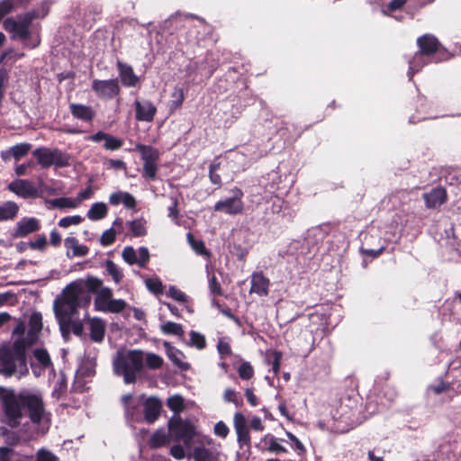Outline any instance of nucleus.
<instances>
[{
  "label": "nucleus",
  "mask_w": 461,
  "mask_h": 461,
  "mask_svg": "<svg viewBox=\"0 0 461 461\" xmlns=\"http://www.w3.org/2000/svg\"><path fill=\"white\" fill-rule=\"evenodd\" d=\"M170 454L177 460H182L185 456L184 447L180 445L173 446L170 448Z\"/></svg>",
  "instance_id": "338daca9"
},
{
  "label": "nucleus",
  "mask_w": 461,
  "mask_h": 461,
  "mask_svg": "<svg viewBox=\"0 0 461 461\" xmlns=\"http://www.w3.org/2000/svg\"><path fill=\"white\" fill-rule=\"evenodd\" d=\"M168 296L173 298L174 300L181 303H185L187 301V296L179 289L175 286H170L167 291Z\"/></svg>",
  "instance_id": "5fc2aeb1"
},
{
  "label": "nucleus",
  "mask_w": 461,
  "mask_h": 461,
  "mask_svg": "<svg viewBox=\"0 0 461 461\" xmlns=\"http://www.w3.org/2000/svg\"><path fill=\"white\" fill-rule=\"evenodd\" d=\"M178 201L176 198H171V205L168 207V217L173 221H177L179 217V210L177 208Z\"/></svg>",
  "instance_id": "680f3d73"
},
{
  "label": "nucleus",
  "mask_w": 461,
  "mask_h": 461,
  "mask_svg": "<svg viewBox=\"0 0 461 461\" xmlns=\"http://www.w3.org/2000/svg\"><path fill=\"white\" fill-rule=\"evenodd\" d=\"M214 433L215 435L224 438L229 433V428L223 421H219L214 426Z\"/></svg>",
  "instance_id": "0e129e2a"
},
{
  "label": "nucleus",
  "mask_w": 461,
  "mask_h": 461,
  "mask_svg": "<svg viewBox=\"0 0 461 461\" xmlns=\"http://www.w3.org/2000/svg\"><path fill=\"white\" fill-rule=\"evenodd\" d=\"M95 293H96V296L95 298L94 305L96 311L119 313L122 312L127 305L124 300L113 299L112 289L109 287H103V284Z\"/></svg>",
  "instance_id": "0eeeda50"
},
{
  "label": "nucleus",
  "mask_w": 461,
  "mask_h": 461,
  "mask_svg": "<svg viewBox=\"0 0 461 461\" xmlns=\"http://www.w3.org/2000/svg\"><path fill=\"white\" fill-rule=\"evenodd\" d=\"M281 359H282V354L281 352L275 351L273 353V362H272V370L275 375H277L280 369L281 365Z\"/></svg>",
  "instance_id": "774afa93"
},
{
  "label": "nucleus",
  "mask_w": 461,
  "mask_h": 461,
  "mask_svg": "<svg viewBox=\"0 0 461 461\" xmlns=\"http://www.w3.org/2000/svg\"><path fill=\"white\" fill-rule=\"evenodd\" d=\"M42 330V316L40 312H33L29 319V330L25 334V325L23 321H19L13 330V337L20 338L27 348L36 343L40 338Z\"/></svg>",
  "instance_id": "423d86ee"
},
{
  "label": "nucleus",
  "mask_w": 461,
  "mask_h": 461,
  "mask_svg": "<svg viewBox=\"0 0 461 461\" xmlns=\"http://www.w3.org/2000/svg\"><path fill=\"white\" fill-rule=\"evenodd\" d=\"M160 330L164 334L167 335H177V336H183L184 330L182 325L172 322V321H167L163 323L160 326Z\"/></svg>",
  "instance_id": "c9c22d12"
},
{
  "label": "nucleus",
  "mask_w": 461,
  "mask_h": 461,
  "mask_svg": "<svg viewBox=\"0 0 461 461\" xmlns=\"http://www.w3.org/2000/svg\"><path fill=\"white\" fill-rule=\"evenodd\" d=\"M185 100V94L182 88L176 87L172 93V106L179 108Z\"/></svg>",
  "instance_id": "09e8293b"
},
{
  "label": "nucleus",
  "mask_w": 461,
  "mask_h": 461,
  "mask_svg": "<svg viewBox=\"0 0 461 461\" xmlns=\"http://www.w3.org/2000/svg\"><path fill=\"white\" fill-rule=\"evenodd\" d=\"M122 258L130 266L137 265L139 267L144 268L149 262L150 255L146 247L135 249L131 246H127L122 249Z\"/></svg>",
  "instance_id": "f8f14e48"
},
{
  "label": "nucleus",
  "mask_w": 461,
  "mask_h": 461,
  "mask_svg": "<svg viewBox=\"0 0 461 461\" xmlns=\"http://www.w3.org/2000/svg\"><path fill=\"white\" fill-rule=\"evenodd\" d=\"M147 366L151 369L158 368L163 364V358L154 353H148L145 357Z\"/></svg>",
  "instance_id": "a19ab883"
},
{
  "label": "nucleus",
  "mask_w": 461,
  "mask_h": 461,
  "mask_svg": "<svg viewBox=\"0 0 461 461\" xmlns=\"http://www.w3.org/2000/svg\"><path fill=\"white\" fill-rule=\"evenodd\" d=\"M48 13L47 8L39 11H30L24 14L16 17H10L4 21V29L10 33L12 40H19L23 42L24 47L34 49L41 43L38 34H33L31 30V24L34 19L42 18Z\"/></svg>",
  "instance_id": "7ed1b4c3"
},
{
  "label": "nucleus",
  "mask_w": 461,
  "mask_h": 461,
  "mask_svg": "<svg viewBox=\"0 0 461 461\" xmlns=\"http://www.w3.org/2000/svg\"><path fill=\"white\" fill-rule=\"evenodd\" d=\"M26 348L20 338H15L11 348H0V374L21 378L29 372L26 362Z\"/></svg>",
  "instance_id": "20e7f679"
},
{
  "label": "nucleus",
  "mask_w": 461,
  "mask_h": 461,
  "mask_svg": "<svg viewBox=\"0 0 461 461\" xmlns=\"http://www.w3.org/2000/svg\"><path fill=\"white\" fill-rule=\"evenodd\" d=\"M141 156L144 163L157 162L159 157L158 151L151 146H146L142 144L136 145L135 148Z\"/></svg>",
  "instance_id": "c756f323"
},
{
  "label": "nucleus",
  "mask_w": 461,
  "mask_h": 461,
  "mask_svg": "<svg viewBox=\"0 0 461 461\" xmlns=\"http://www.w3.org/2000/svg\"><path fill=\"white\" fill-rule=\"evenodd\" d=\"M92 195L93 190L90 186H88L86 189L80 191L75 199L77 204L79 205L82 203V201L91 198Z\"/></svg>",
  "instance_id": "69168bd1"
},
{
  "label": "nucleus",
  "mask_w": 461,
  "mask_h": 461,
  "mask_svg": "<svg viewBox=\"0 0 461 461\" xmlns=\"http://www.w3.org/2000/svg\"><path fill=\"white\" fill-rule=\"evenodd\" d=\"M40 227V221L38 219L33 217L23 218L16 223L14 230V236L16 238L25 237L37 231Z\"/></svg>",
  "instance_id": "dca6fc26"
},
{
  "label": "nucleus",
  "mask_w": 461,
  "mask_h": 461,
  "mask_svg": "<svg viewBox=\"0 0 461 461\" xmlns=\"http://www.w3.org/2000/svg\"><path fill=\"white\" fill-rule=\"evenodd\" d=\"M122 140L108 134L107 138L104 140V147L105 149L108 150H117L122 148Z\"/></svg>",
  "instance_id": "ea45409f"
},
{
  "label": "nucleus",
  "mask_w": 461,
  "mask_h": 461,
  "mask_svg": "<svg viewBox=\"0 0 461 461\" xmlns=\"http://www.w3.org/2000/svg\"><path fill=\"white\" fill-rule=\"evenodd\" d=\"M1 405L3 412L1 420L12 428L18 427L22 423L25 409L33 423H40L45 414L41 396L27 391L20 393L5 391L1 395Z\"/></svg>",
  "instance_id": "f03ea898"
},
{
  "label": "nucleus",
  "mask_w": 461,
  "mask_h": 461,
  "mask_svg": "<svg viewBox=\"0 0 461 461\" xmlns=\"http://www.w3.org/2000/svg\"><path fill=\"white\" fill-rule=\"evenodd\" d=\"M250 293L257 294L259 296H267L269 291L270 281L266 277L263 272H254L250 279Z\"/></svg>",
  "instance_id": "f3484780"
},
{
  "label": "nucleus",
  "mask_w": 461,
  "mask_h": 461,
  "mask_svg": "<svg viewBox=\"0 0 461 461\" xmlns=\"http://www.w3.org/2000/svg\"><path fill=\"white\" fill-rule=\"evenodd\" d=\"M190 340L191 344L199 349L205 348L206 343L204 336L196 331L190 332Z\"/></svg>",
  "instance_id": "8fccbe9b"
},
{
  "label": "nucleus",
  "mask_w": 461,
  "mask_h": 461,
  "mask_svg": "<svg viewBox=\"0 0 461 461\" xmlns=\"http://www.w3.org/2000/svg\"><path fill=\"white\" fill-rule=\"evenodd\" d=\"M47 240L44 235L39 236L34 241L29 243L32 249L43 250L46 248Z\"/></svg>",
  "instance_id": "052dcab7"
},
{
  "label": "nucleus",
  "mask_w": 461,
  "mask_h": 461,
  "mask_svg": "<svg viewBox=\"0 0 461 461\" xmlns=\"http://www.w3.org/2000/svg\"><path fill=\"white\" fill-rule=\"evenodd\" d=\"M144 419L148 423H153L159 416L161 402L155 397L148 398L143 402Z\"/></svg>",
  "instance_id": "6ab92c4d"
},
{
  "label": "nucleus",
  "mask_w": 461,
  "mask_h": 461,
  "mask_svg": "<svg viewBox=\"0 0 461 461\" xmlns=\"http://www.w3.org/2000/svg\"><path fill=\"white\" fill-rule=\"evenodd\" d=\"M35 461H59V457L50 450L41 448L37 451Z\"/></svg>",
  "instance_id": "a18cd8bd"
},
{
  "label": "nucleus",
  "mask_w": 461,
  "mask_h": 461,
  "mask_svg": "<svg viewBox=\"0 0 461 461\" xmlns=\"http://www.w3.org/2000/svg\"><path fill=\"white\" fill-rule=\"evenodd\" d=\"M127 225L134 237H142L147 234V221L143 218L128 221Z\"/></svg>",
  "instance_id": "7c9ffc66"
},
{
  "label": "nucleus",
  "mask_w": 461,
  "mask_h": 461,
  "mask_svg": "<svg viewBox=\"0 0 461 461\" xmlns=\"http://www.w3.org/2000/svg\"><path fill=\"white\" fill-rule=\"evenodd\" d=\"M236 433H237V437H238V441L240 444V446L249 443L250 437H249V427L244 428V429H236Z\"/></svg>",
  "instance_id": "13d9d810"
},
{
  "label": "nucleus",
  "mask_w": 461,
  "mask_h": 461,
  "mask_svg": "<svg viewBox=\"0 0 461 461\" xmlns=\"http://www.w3.org/2000/svg\"><path fill=\"white\" fill-rule=\"evenodd\" d=\"M23 5V0H2L0 1V20Z\"/></svg>",
  "instance_id": "2f4dec72"
},
{
  "label": "nucleus",
  "mask_w": 461,
  "mask_h": 461,
  "mask_svg": "<svg viewBox=\"0 0 461 461\" xmlns=\"http://www.w3.org/2000/svg\"><path fill=\"white\" fill-rule=\"evenodd\" d=\"M8 189L22 198L35 197L38 194L37 188L26 179H16L8 185Z\"/></svg>",
  "instance_id": "4468645a"
},
{
  "label": "nucleus",
  "mask_w": 461,
  "mask_h": 461,
  "mask_svg": "<svg viewBox=\"0 0 461 461\" xmlns=\"http://www.w3.org/2000/svg\"><path fill=\"white\" fill-rule=\"evenodd\" d=\"M102 281L94 276L77 279L68 284L53 303L55 316L60 330H68L72 317L79 307H87L91 302L90 292L101 287Z\"/></svg>",
  "instance_id": "f257e3e1"
},
{
  "label": "nucleus",
  "mask_w": 461,
  "mask_h": 461,
  "mask_svg": "<svg viewBox=\"0 0 461 461\" xmlns=\"http://www.w3.org/2000/svg\"><path fill=\"white\" fill-rule=\"evenodd\" d=\"M420 51L416 52L413 58L409 61V71L408 76L410 79L413 75L419 71L415 61L417 59H423V56H430L435 53L439 48V42L438 39L431 34H425L417 40Z\"/></svg>",
  "instance_id": "1a4fd4ad"
},
{
  "label": "nucleus",
  "mask_w": 461,
  "mask_h": 461,
  "mask_svg": "<svg viewBox=\"0 0 461 461\" xmlns=\"http://www.w3.org/2000/svg\"><path fill=\"white\" fill-rule=\"evenodd\" d=\"M187 240L192 249L201 255L209 256V252L206 250L204 244L202 240H195L191 233L187 234Z\"/></svg>",
  "instance_id": "58836bf2"
},
{
  "label": "nucleus",
  "mask_w": 461,
  "mask_h": 461,
  "mask_svg": "<svg viewBox=\"0 0 461 461\" xmlns=\"http://www.w3.org/2000/svg\"><path fill=\"white\" fill-rule=\"evenodd\" d=\"M115 230L113 228H111L109 230H106L103 232L101 238H100V243L104 247H107L112 245L115 240Z\"/></svg>",
  "instance_id": "c03bdc74"
},
{
  "label": "nucleus",
  "mask_w": 461,
  "mask_h": 461,
  "mask_svg": "<svg viewBox=\"0 0 461 461\" xmlns=\"http://www.w3.org/2000/svg\"><path fill=\"white\" fill-rule=\"evenodd\" d=\"M223 397L226 402H233L236 406L242 404V401L238 398L237 393L230 388L225 390Z\"/></svg>",
  "instance_id": "6e6d98bb"
},
{
  "label": "nucleus",
  "mask_w": 461,
  "mask_h": 461,
  "mask_svg": "<svg viewBox=\"0 0 461 461\" xmlns=\"http://www.w3.org/2000/svg\"><path fill=\"white\" fill-rule=\"evenodd\" d=\"M22 57H23V53L17 52V51L14 50H9L5 51L0 56V62H5V61H7V60L15 61V60L21 59Z\"/></svg>",
  "instance_id": "4d7b16f0"
},
{
  "label": "nucleus",
  "mask_w": 461,
  "mask_h": 461,
  "mask_svg": "<svg viewBox=\"0 0 461 461\" xmlns=\"http://www.w3.org/2000/svg\"><path fill=\"white\" fill-rule=\"evenodd\" d=\"M19 211V206L16 203L7 201L0 204V221L13 220L16 217Z\"/></svg>",
  "instance_id": "cd10ccee"
},
{
  "label": "nucleus",
  "mask_w": 461,
  "mask_h": 461,
  "mask_svg": "<svg viewBox=\"0 0 461 461\" xmlns=\"http://www.w3.org/2000/svg\"><path fill=\"white\" fill-rule=\"evenodd\" d=\"M90 337L95 342H101L105 333V323L99 318L89 319L88 321Z\"/></svg>",
  "instance_id": "a878e982"
},
{
  "label": "nucleus",
  "mask_w": 461,
  "mask_h": 461,
  "mask_svg": "<svg viewBox=\"0 0 461 461\" xmlns=\"http://www.w3.org/2000/svg\"><path fill=\"white\" fill-rule=\"evenodd\" d=\"M52 207L56 208H77L78 206L75 198L61 197L50 201Z\"/></svg>",
  "instance_id": "e433bc0d"
},
{
  "label": "nucleus",
  "mask_w": 461,
  "mask_h": 461,
  "mask_svg": "<svg viewBox=\"0 0 461 461\" xmlns=\"http://www.w3.org/2000/svg\"><path fill=\"white\" fill-rule=\"evenodd\" d=\"M169 442L168 435L164 429L157 430L150 438L149 444L151 447H160Z\"/></svg>",
  "instance_id": "72a5a7b5"
},
{
  "label": "nucleus",
  "mask_w": 461,
  "mask_h": 461,
  "mask_svg": "<svg viewBox=\"0 0 461 461\" xmlns=\"http://www.w3.org/2000/svg\"><path fill=\"white\" fill-rule=\"evenodd\" d=\"M236 433H237V437H238V441L240 444V446L249 443L250 437H249V427L244 428V429H236Z\"/></svg>",
  "instance_id": "bf43d9fd"
},
{
  "label": "nucleus",
  "mask_w": 461,
  "mask_h": 461,
  "mask_svg": "<svg viewBox=\"0 0 461 461\" xmlns=\"http://www.w3.org/2000/svg\"><path fill=\"white\" fill-rule=\"evenodd\" d=\"M183 398L179 395L171 396L167 400V407L176 412L181 411L183 409Z\"/></svg>",
  "instance_id": "de8ad7c7"
},
{
  "label": "nucleus",
  "mask_w": 461,
  "mask_h": 461,
  "mask_svg": "<svg viewBox=\"0 0 461 461\" xmlns=\"http://www.w3.org/2000/svg\"><path fill=\"white\" fill-rule=\"evenodd\" d=\"M119 75L123 86L131 87L135 86L139 82V77L134 74L131 66L117 61Z\"/></svg>",
  "instance_id": "aec40b11"
},
{
  "label": "nucleus",
  "mask_w": 461,
  "mask_h": 461,
  "mask_svg": "<svg viewBox=\"0 0 461 461\" xmlns=\"http://www.w3.org/2000/svg\"><path fill=\"white\" fill-rule=\"evenodd\" d=\"M69 110L74 118L86 122H92L95 115L94 109L86 104H70Z\"/></svg>",
  "instance_id": "412c9836"
},
{
  "label": "nucleus",
  "mask_w": 461,
  "mask_h": 461,
  "mask_svg": "<svg viewBox=\"0 0 461 461\" xmlns=\"http://www.w3.org/2000/svg\"><path fill=\"white\" fill-rule=\"evenodd\" d=\"M134 105L136 120L147 122H150L153 121L155 114L157 113V108L150 101L136 100Z\"/></svg>",
  "instance_id": "2eb2a0df"
},
{
  "label": "nucleus",
  "mask_w": 461,
  "mask_h": 461,
  "mask_svg": "<svg viewBox=\"0 0 461 461\" xmlns=\"http://www.w3.org/2000/svg\"><path fill=\"white\" fill-rule=\"evenodd\" d=\"M208 283H209V289L211 293L214 295H221V287L219 284V282L216 279V276L214 275L208 274Z\"/></svg>",
  "instance_id": "864d4df0"
},
{
  "label": "nucleus",
  "mask_w": 461,
  "mask_h": 461,
  "mask_svg": "<svg viewBox=\"0 0 461 461\" xmlns=\"http://www.w3.org/2000/svg\"><path fill=\"white\" fill-rule=\"evenodd\" d=\"M109 203L114 206L122 203L127 209H134L137 205L134 196L122 191L112 193L109 196Z\"/></svg>",
  "instance_id": "4be33fe9"
},
{
  "label": "nucleus",
  "mask_w": 461,
  "mask_h": 461,
  "mask_svg": "<svg viewBox=\"0 0 461 461\" xmlns=\"http://www.w3.org/2000/svg\"><path fill=\"white\" fill-rule=\"evenodd\" d=\"M176 438L181 439L187 448H191L194 443L211 445L212 439L199 433L194 425L189 422H179L174 429Z\"/></svg>",
  "instance_id": "6e6552de"
},
{
  "label": "nucleus",
  "mask_w": 461,
  "mask_h": 461,
  "mask_svg": "<svg viewBox=\"0 0 461 461\" xmlns=\"http://www.w3.org/2000/svg\"><path fill=\"white\" fill-rule=\"evenodd\" d=\"M423 198L428 208H436L446 202L447 194L443 188L438 187L424 194Z\"/></svg>",
  "instance_id": "393cba45"
},
{
  "label": "nucleus",
  "mask_w": 461,
  "mask_h": 461,
  "mask_svg": "<svg viewBox=\"0 0 461 461\" xmlns=\"http://www.w3.org/2000/svg\"><path fill=\"white\" fill-rule=\"evenodd\" d=\"M145 284L147 288L154 294H161L163 291L162 283L158 278H148Z\"/></svg>",
  "instance_id": "49530a36"
},
{
  "label": "nucleus",
  "mask_w": 461,
  "mask_h": 461,
  "mask_svg": "<svg viewBox=\"0 0 461 461\" xmlns=\"http://www.w3.org/2000/svg\"><path fill=\"white\" fill-rule=\"evenodd\" d=\"M33 156L42 167H49L52 165L60 167L68 163L67 156L59 149L40 148L33 151Z\"/></svg>",
  "instance_id": "9b49d317"
},
{
  "label": "nucleus",
  "mask_w": 461,
  "mask_h": 461,
  "mask_svg": "<svg viewBox=\"0 0 461 461\" xmlns=\"http://www.w3.org/2000/svg\"><path fill=\"white\" fill-rule=\"evenodd\" d=\"M32 149L30 143L16 144L7 149L2 150L0 157L4 161H9L14 158L16 161L25 157Z\"/></svg>",
  "instance_id": "a211bd4d"
},
{
  "label": "nucleus",
  "mask_w": 461,
  "mask_h": 461,
  "mask_svg": "<svg viewBox=\"0 0 461 461\" xmlns=\"http://www.w3.org/2000/svg\"><path fill=\"white\" fill-rule=\"evenodd\" d=\"M194 461H220V452L204 447H194L193 452Z\"/></svg>",
  "instance_id": "bb28decb"
},
{
  "label": "nucleus",
  "mask_w": 461,
  "mask_h": 461,
  "mask_svg": "<svg viewBox=\"0 0 461 461\" xmlns=\"http://www.w3.org/2000/svg\"><path fill=\"white\" fill-rule=\"evenodd\" d=\"M231 197L221 200L214 204L213 209L215 212H221L230 215L240 214L243 212V192L240 188L235 187L231 190Z\"/></svg>",
  "instance_id": "9d476101"
},
{
  "label": "nucleus",
  "mask_w": 461,
  "mask_h": 461,
  "mask_svg": "<svg viewBox=\"0 0 461 461\" xmlns=\"http://www.w3.org/2000/svg\"><path fill=\"white\" fill-rule=\"evenodd\" d=\"M33 357L41 368H48L51 366L50 355L44 348L34 349Z\"/></svg>",
  "instance_id": "f704fd0d"
},
{
  "label": "nucleus",
  "mask_w": 461,
  "mask_h": 461,
  "mask_svg": "<svg viewBox=\"0 0 461 461\" xmlns=\"http://www.w3.org/2000/svg\"><path fill=\"white\" fill-rule=\"evenodd\" d=\"M107 273L113 277V281L118 284L123 277L122 270L113 261L108 259L104 263Z\"/></svg>",
  "instance_id": "473e14b6"
},
{
  "label": "nucleus",
  "mask_w": 461,
  "mask_h": 461,
  "mask_svg": "<svg viewBox=\"0 0 461 461\" xmlns=\"http://www.w3.org/2000/svg\"><path fill=\"white\" fill-rule=\"evenodd\" d=\"M144 355L140 350H130L118 353L113 360V370L122 375L126 384L135 382L137 375L143 367Z\"/></svg>",
  "instance_id": "39448f33"
},
{
  "label": "nucleus",
  "mask_w": 461,
  "mask_h": 461,
  "mask_svg": "<svg viewBox=\"0 0 461 461\" xmlns=\"http://www.w3.org/2000/svg\"><path fill=\"white\" fill-rule=\"evenodd\" d=\"M64 246L67 249V256L71 257H84L88 253V248L80 244L78 240L75 237H68L64 240Z\"/></svg>",
  "instance_id": "5701e85b"
},
{
  "label": "nucleus",
  "mask_w": 461,
  "mask_h": 461,
  "mask_svg": "<svg viewBox=\"0 0 461 461\" xmlns=\"http://www.w3.org/2000/svg\"><path fill=\"white\" fill-rule=\"evenodd\" d=\"M124 404L125 414L131 420H138L140 419L139 408L140 400L134 399L131 394H126L122 397Z\"/></svg>",
  "instance_id": "b1692460"
},
{
  "label": "nucleus",
  "mask_w": 461,
  "mask_h": 461,
  "mask_svg": "<svg viewBox=\"0 0 461 461\" xmlns=\"http://www.w3.org/2000/svg\"><path fill=\"white\" fill-rule=\"evenodd\" d=\"M92 89L97 97L101 99H113L120 93V86L117 79L92 81Z\"/></svg>",
  "instance_id": "ddd939ff"
},
{
  "label": "nucleus",
  "mask_w": 461,
  "mask_h": 461,
  "mask_svg": "<svg viewBox=\"0 0 461 461\" xmlns=\"http://www.w3.org/2000/svg\"><path fill=\"white\" fill-rule=\"evenodd\" d=\"M108 207L104 203L98 202L92 204L86 216L91 221H99L107 215Z\"/></svg>",
  "instance_id": "c85d7f7f"
},
{
  "label": "nucleus",
  "mask_w": 461,
  "mask_h": 461,
  "mask_svg": "<svg viewBox=\"0 0 461 461\" xmlns=\"http://www.w3.org/2000/svg\"><path fill=\"white\" fill-rule=\"evenodd\" d=\"M239 375L241 379H250L253 376L254 371L251 365L248 362H245L240 365L238 369Z\"/></svg>",
  "instance_id": "603ef678"
},
{
  "label": "nucleus",
  "mask_w": 461,
  "mask_h": 461,
  "mask_svg": "<svg viewBox=\"0 0 461 461\" xmlns=\"http://www.w3.org/2000/svg\"><path fill=\"white\" fill-rule=\"evenodd\" d=\"M267 449L269 452L272 453H285L287 450L286 448L282 446L277 438H276L273 436H270L267 439Z\"/></svg>",
  "instance_id": "79ce46f5"
},
{
  "label": "nucleus",
  "mask_w": 461,
  "mask_h": 461,
  "mask_svg": "<svg viewBox=\"0 0 461 461\" xmlns=\"http://www.w3.org/2000/svg\"><path fill=\"white\" fill-rule=\"evenodd\" d=\"M158 167L156 162H149L143 164V176L153 180L157 175Z\"/></svg>",
  "instance_id": "3c124183"
},
{
  "label": "nucleus",
  "mask_w": 461,
  "mask_h": 461,
  "mask_svg": "<svg viewBox=\"0 0 461 461\" xmlns=\"http://www.w3.org/2000/svg\"><path fill=\"white\" fill-rule=\"evenodd\" d=\"M83 221L80 215L67 216L59 220V226L61 228H68L71 225H78Z\"/></svg>",
  "instance_id": "37998d69"
},
{
  "label": "nucleus",
  "mask_w": 461,
  "mask_h": 461,
  "mask_svg": "<svg viewBox=\"0 0 461 461\" xmlns=\"http://www.w3.org/2000/svg\"><path fill=\"white\" fill-rule=\"evenodd\" d=\"M181 356L182 353L179 350L176 349L175 348H167V357H169V359L182 369L186 370L188 369L189 365L181 360Z\"/></svg>",
  "instance_id": "4c0bfd02"
},
{
  "label": "nucleus",
  "mask_w": 461,
  "mask_h": 461,
  "mask_svg": "<svg viewBox=\"0 0 461 461\" xmlns=\"http://www.w3.org/2000/svg\"><path fill=\"white\" fill-rule=\"evenodd\" d=\"M233 422H234L235 430L240 429L248 428L247 420H246L245 416L240 412H236L234 414Z\"/></svg>",
  "instance_id": "e2e57ef3"
}]
</instances>
